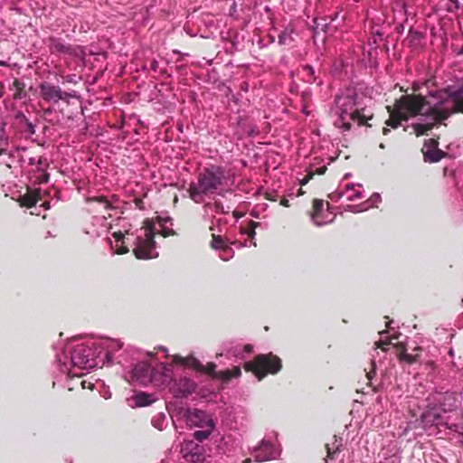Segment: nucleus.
I'll return each instance as SVG.
<instances>
[{"label": "nucleus", "instance_id": "12", "mask_svg": "<svg viewBox=\"0 0 463 463\" xmlns=\"http://www.w3.org/2000/svg\"><path fill=\"white\" fill-rule=\"evenodd\" d=\"M101 365L110 364L116 359L115 354L119 351L123 344L117 339L101 338L95 340Z\"/></svg>", "mask_w": 463, "mask_h": 463}, {"label": "nucleus", "instance_id": "58", "mask_svg": "<svg viewBox=\"0 0 463 463\" xmlns=\"http://www.w3.org/2000/svg\"><path fill=\"white\" fill-rule=\"evenodd\" d=\"M380 147H381V148H383V147H384L383 144H381V145H380Z\"/></svg>", "mask_w": 463, "mask_h": 463}, {"label": "nucleus", "instance_id": "40", "mask_svg": "<svg viewBox=\"0 0 463 463\" xmlns=\"http://www.w3.org/2000/svg\"><path fill=\"white\" fill-rule=\"evenodd\" d=\"M313 176V173L307 175L303 180L300 182L301 185L306 184Z\"/></svg>", "mask_w": 463, "mask_h": 463}, {"label": "nucleus", "instance_id": "1", "mask_svg": "<svg viewBox=\"0 0 463 463\" xmlns=\"http://www.w3.org/2000/svg\"><path fill=\"white\" fill-rule=\"evenodd\" d=\"M463 88L449 95L443 90L430 92L428 96L403 95L396 100L394 107H387L390 114L386 125L396 128L402 121L420 116L422 122L412 128L417 136L425 134L437 123L447 119L453 112L463 113Z\"/></svg>", "mask_w": 463, "mask_h": 463}, {"label": "nucleus", "instance_id": "2", "mask_svg": "<svg viewBox=\"0 0 463 463\" xmlns=\"http://www.w3.org/2000/svg\"><path fill=\"white\" fill-rule=\"evenodd\" d=\"M456 393L449 391H434L425 400L412 398L408 409L415 420H410L402 432L406 435L410 430L421 427L429 435L438 434L441 428L451 430H457V425L449 423L450 417L447 415L457 409Z\"/></svg>", "mask_w": 463, "mask_h": 463}, {"label": "nucleus", "instance_id": "30", "mask_svg": "<svg viewBox=\"0 0 463 463\" xmlns=\"http://www.w3.org/2000/svg\"><path fill=\"white\" fill-rule=\"evenodd\" d=\"M166 424V417L165 413H158L152 419V425L159 430H164Z\"/></svg>", "mask_w": 463, "mask_h": 463}, {"label": "nucleus", "instance_id": "6", "mask_svg": "<svg viewBox=\"0 0 463 463\" xmlns=\"http://www.w3.org/2000/svg\"><path fill=\"white\" fill-rule=\"evenodd\" d=\"M155 233L154 222L146 219L141 228V234L137 237L136 247L133 250L137 259L148 260L158 256L154 241Z\"/></svg>", "mask_w": 463, "mask_h": 463}, {"label": "nucleus", "instance_id": "45", "mask_svg": "<svg viewBox=\"0 0 463 463\" xmlns=\"http://www.w3.org/2000/svg\"><path fill=\"white\" fill-rule=\"evenodd\" d=\"M173 233H174V232H173V231H172V230H167V229H164V230H163V236H164V237H167V236H169V235H171V234H173Z\"/></svg>", "mask_w": 463, "mask_h": 463}, {"label": "nucleus", "instance_id": "47", "mask_svg": "<svg viewBox=\"0 0 463 463\" xmlns=\"http://www.w3.org/2000/svg\"><path fill=\"white\" fill-rule=\"evenodd\" d=\"M254 235H255V230H254V228H252L249 232V236L253 237Z\"/></svg>", "mask_w": 463, "mask_h": 463}, {"label": "nucleus", "instance_id": "5", "mask_svg": "<svg viewBox=\"0 0 463 463\" xmlns=\"http://www.w3.org/2000/svg\"><path fill=\"white\" fill-rule=\"evenodd\" d=\"M226 184L225 169L219 165H211L198 175L196 182L190 184L189 196L194 203H203L206 196L220 194Z\"/></svg>", "mask_w": 463, "mask_h": 463}, {"label": "nucleus", "instance_id": "31", "mask_svg": "<svg viewBox=\"0 0 463 463\" xmlns=\"http://www.w3.org/2000/svg\"><path fill=\"white\" fill-rule=\"evenodd\" d=\"M293 31L290 29L283 30L278 36V42L280 45H285L293 41L292 37Z\"/></svg>", "mask_w": 463, "mask_h": 463}, {"label": "nucleus", "instance_id": "32", "mask_svg": "<svg viewBox=\"0 0 463 463\" xmlns=\"http://www.w3.org/2000/svg\"><path fill=\"white\" fill-rule=\"evenodd\" d=\"M303 73H304V79L306 81H307L309 83L315 81V80H316L315 71L311 66L306 65L305 67H303Z\"/></svg>", "mask_w": 463, "mask_h": 463}, {"label": "nucleus", "instance_id": "48", "mask_svg": "<svg viewBox=\"0 0 463 463\" xmlns=\"http://www.w3.org/2000/svg\"><path fill=\"white\" fill-rule=\"evenodd\" d=\"M80 384H81L83 389H85L87 387V382L86 381H81Z\"/></svg>", "mask_w": 463, "mask_h": 463}, {"label": "nucleus", "instance_id": "35", "mask_svg": "<svg viewBox=\"0 0 463 463\" xmlns=\"http://www.w3.org/2000/svg\"><path fill=\"white\" fill-rule=\"evenodd\" d=\"M232 250L229 247L224 248L222 250V252L220 254V258L223 260H229L232 257Z\"/></svg>", "mask_w": 463, "mask_h": 463}, {"label": "nucleus", "instance_id": "38", "mask_svg": "<svg viewBox=\"0 0 463 463\" xmlns=\"http://www.w3.org/2000/svg\"><path fill=\"white\" fill-rule=\"evenodd\" d=\"M452 50H453V52L457 55V56H461L463 55V44L460 46V47H457L455 45L452 46Z\"/></svg>", "mask_w": 463, "mask_h": 463}, {"label": "nucleus", "instance_id": "16", "mask_svg": "<svg viewBox=\"0 0 463 463\" xmlns=\"http://www.w3.org/2000/svg\"><path fill=\"white\" fill-rule=\"evenodd\" d=\"M362 185L360 184H348L345 189H337L329 194L332 201H339L345 198L347 201H355L363 197Z\"/></svg>", "mask_w": 463, "mask_h": 463}, {"label": "nucleus", "instance_id": "50", "mask_svg": "<svg viewBox=\"0 0 463 463\" xmlns=\"http://www.w3.org/2000/svg\"><path fill=\"white\" fill-rule=\"evenodd\" d=\"M158 348H159L160 350H162V351L165 352V353L167 352V349H166L165 347H164V346H161V345H160V346H158Z\"/></svg>", "mask_w": 463, "mask_h": 463}, {"label": "nucleus", "instance_id": "36", "mask_svg": "<svg viewBox=\"0 0 463 463\" xmlns=\"http://www.w3.org/2000/svg\"><path fill=\"white\" fill-rule=\"evenodd\" d=\"M162 369H163V372H162V373H161V375H160V377L162 378V380L160 381V383H166V382H168V381H169V379H170V376H169V374H168L169 370H168V369H166V366H165V365H164V366L162 367Z\"/></svg>", "mask_w": 463, "mask_h": 463}, {"label": "nucleus", "instance_id": "44", "mask_svg": "<svg viewBox=\"0 0 463 463\" xmlns=\"http://www.w3.org/2000/svg\"><path fill=\"white\" fill-rule=\"evenodd\" d=\"M304 194L303 190H302L301 188H298V192H297V194H296V196H299V195H301V194ZM293 195H295V194H294L293 192H291L290 194H288V196H293Z\"/></svg>", "mask_w": 463, "mask_h": 463}, {"label": "nucleus", "instance_id": "25", "mask_svg": "<svg viewBox=\"0 0 463 463\" xmlns=\"http://www.w3.org/2000/svg\"><path fill=\"white\" fill-rule=\"evenodd\" d=\"M129 401L133 402V404H130L132 407H144L152 404L155 398L152 394L140 392L133 395Z\"/></svg>", "mask_w": 463, "mask_h": 463}, {"label": "nucleus", "instance_id": "49", "mask_svg": "<svg viewBox=\"0 0 463 463\" xmlns=\"http://www.w3.org/2000/svg\"><path fill=\"white\" fill-rule=\"evenodd\" d=\"M389 132H390V129H389V128H383V133L384 135H387Z\"/></svg>", "mask_w": 463, "mask_h": 463}, {"label": "nucleus", "instance_id": "4", "mask_svg": "<svg viewBox=\"0 0 463 463\" xmlns=\"http://www.w3.org/2000/svg\"><path fill=\"white\" fill-rule=\"evenodd\" d=\"M59 369L68 376H80L75 369L90 370L99 366L100 359L95 340L70 343L66 350L56 355Z\"/></svg>", "mask_w": 463, "mask_h": 463}, {"label": "nucleus", "instance_id": "20", "mask_svg": "<svg viewBox=\"0 0 463 463\" xmlns=\"http://www.w3.org/2000/svg\"><path fill=\"white\" fill-rule=\"evenodd\" d=\"M186 422L198 429L203 428L204 425H213V419L205 411L194 409L189 410L186 414Z\"/></svg>", "mask_w": 463, "mask_h": 463}, {"label": "nucleus", "instance_id": "53", "mask_svg": "<svg viewBox=\"0 0 463 463\" xmlns=\"http://www.w3.org/2000/svg\"><path fill=\"white\" fill-rule=\"evenodd\" d=\"M110 398V395L109 393H106L105 399Z\"/></svg>", "mask_w": 463, "mask_h": 463}, {"label": "nucleus", "instance_id": "21", "mask_svg": "<svg viewBox=\"0 0 463 463\" xmlns=\"http://www.w3.org/2000/svg\"><path fill=\"white\" fill-rule=\"evenodd\" d=\"M424 161L437 163L444 156L445 153L438 148V142L434 139H428L422 147Z\"/></svg>", "mask_w": 463, "mask_h": 463}, {"label": "nucleus", "instance_id": "29", "mask_svg": "<svg viewBox=\"0 0 463 463\" xmlns=\"http://www.w3.org/2000/svg\"><path fill=\"white\" fill-rule=\"evenodd\" d=\"M112 236L115 238V241H116V253H118V254L127 253L128 251V247L122 245V243H123L122 240L124 237L122 232H114L112 234Z\"/></svg>", "mask_w": 463, "mask_h": 463}, {"label": "nucleus", "instance_id": "13", "mask_svg": "<svg viewBox=\"0 0 463 463\" xmlns=\"http://www.w3.org/2000/svg\"><path fill=\"white\" fill-rule=\"evenodd\" d=\"M326 209H325V203L323 200L315 199L313 202V212L311 213V219L317 226H322L324 224L333 222L335 215L329 210V203H326Z\"/></svg>", "mask_w": 463, "mask_h": 463}, {"label": "nucleus", "instance_id": "11", "mask_svg": "<svg viewBox=\"0 0 463 463\" xmlns=\"http://www.w3.org/2000/svg\"><path fill=\"white\" fill-rule=\"evenodd\" d=\"M42 99L48 102L56 104L60 100L68 102L70 99L76 97V92L63 91L59 86L43 81L39 85Z\"/></svg>", "mask_w": 463, "mask_h": 463}, {"label": "nucleus", "instance_id": "33", "mask_svg": "<svg viewBox=\"0 0 463 463\" xmlns=\"http://www.w3.org/2000/svg\"><path fill=\"white\" fill-rule=\"evenodd\" d=\"M212 247L215 250H223L227 246L225 245L223 240L221 236H215L213 235V241H212Z\"/></svg>", "mask_w": 463, "mask_h": 463}, {"label": "nucleus", "instance_id": "54", "mask_svg": "<svg viewBox=\"0 0 463 463\" xmlns=\"http://www.w3.org/2000/svg\"><path fill=\"white\" fill-rule=\"evenodd\" d=\"M110 398V395L109 393H106L105 399Z\"/></svg>", "mask_w": 463, "mask_h": 463}, {"label": "nucleus", "instance_id": "22", "mask_svg": "<svg viewBox=\"0 0 463 463\" xmlns=\"http://www.w3.org/2000/svg\"><path fill=\"white\" fill-rule=\"evenodd\" d=\"M343 439L341 437L334 436L333 441L331 443H326V458L325 459V463H327V460H334L337 454L343 450Z\"/></svg>", "mask_w": 463, "mask_h": 463}, {"label": "nucleus", "instance_id": "3", "mask_svg": "<svg viewBox=\"0 0 463 463\" xmlns=\"http://www.w3.org/2000/svg\"><path fill=\"white\" fill-rule=\"evenodd\" d=\"M330 116L334 126L342 132H346L354 125H365L373 118V113L366 109L363 96L355 89L347 88L335 96Z\"/></svg>", "mask_w": 463, "mask_h": 463}, {"label": "nucleus", "instance_id": "52", "mask_svg": "<svg viewBox=\"0 0 463 463\" xmlns=\"http://www.w3.org/2000/svg\"><path fill=\"white\" fill-rule=\"evenodd\" d=\"M250 462H251L250 458H247L246 460L243 461V463H250Z\"/></svg>", "mask_w": 463, "mask_h": 463}, {"label": "nucleus", "instance_id": "23", "mask_svg": "<svg viewBox=\"0 0 463 463\" xmlns=\"http://www.w3.org/2000/svg\"><path fill=\"white\" fill-rule=\"evenodd\" d=\"M86 201L90 204L97 205V207L92 208V210L97 212H102L101 210L108 211L114 208L112 205V202L108 200L107 197L103 195L90 196L87 197Z\"/></svg>", "mask_w": 463, "mask_h": 463}, {"label": "nucleus", "instance_id": "15", "mask_svg": "<svg viewBox=\"0 0 463 463\" xmlns=\"http://www.w3.org/2000/svg\"><path fill=\"white\" fill-rule=\"evenodd\" d=\"M196 389V383L188 377H181L171 381L169 390L176 398H185Z\"/></svg>", "mask_w": 463, "mask_h": 463}, {"label": "nucleus", "instance_id": "10", "mask_svg": "<svg viewBox=\"0 0 463 463\" xmlns=\"http://www.w3.org/2000/svg\"><path fill=\"white\" fill-rule=\"evenodd\" d=\"M5 124L0 118V155L7 154L10 158L17 159L23 167L28 162V157L32 156V153L25 147L9 148L8 137L5 132Z\"/></svg>", "mask_w": 463, "mask_h": 463}, {"label": "nucleus", "instance_id": "59", "mask_svg": "<svg viewBox=\"0 0 463 463\" xmlns=\"http://www.w3.org/2000/svg\"><path fill=\"white\" fill-rule=\"evenodd\" d=\"M0 65H4V62L0 61Z\"/></svg>", "mask_w": 463, "mask_h": 463}, {"label": "nucleus", "instance_id": "26", "mask_svg": "<svg viewBox=\"0 0 463 463\" xmlns=\"http://www.w3.org/2000/svg\"><path fill=\"white\" fill-rule=\"evenodd\" d=\"M174 362L175 364H180L186 367H191L196 370H203V364L200 363L199 360L193 356L182 357L180 355H175Z\"/></svg>", "mask_w": 463, "mask_h": 463}, {"label": "nucleus", "instance_id": "56", "mask_svg": "<svg viewBox=\"0 0 463 463\" xmlns=\"http://www.w3.org/2000/svg\"><path fill=\"white\" fill-rule=\"evenodd\" d=\"M170 222V218L165 219V222Z\"/></svg>", "mask_w": 463, "mask_h": 463}, {"label": "nucleus", "instance_id": "8", "mask_svg": "<svg viewBox=\"0 0 463 463\" xmlns=\"http://www.w3.org/2000/svg\"><path fill=\"white\" fill-rule=\"evenodd\" d=\"M157 372L151 367V364L146 361L137 362L129 373L128 381L132 383H137L146 386L149 383L158 384L156 379Z\"/></svg>", "mask_w": 463, "mask_h": 463}, {"label": "nucleus", "instance_id": "39", "mask_svg": "<svg viewBox=\"0 0 463 463\" xmlns=\"http://www.w3.org/2000/svg\"><path fill=\"white\" fill-rule=\"evenodd\" d=\"M389 344H391V342L387 338L383 339V337L376 343L377 346L381 347L383 349L384 345H389Z\"/></svg>", "mask_w": 463, "mask_h": 463}, {"label": "nucleus", "instance_id": "42", "mask_svg": "<svg viewBox=\"0 0 463 463\" xmlns=\"http://www.w3.org/2000/svg\"><path fill=\"white\" fill-rule=\"evenodd\" d=\"M157 68H158V62L154 60L152 62H151V69L154 71H157Z\"/></svg>", "mask_w": 463, "mask_h": 463}, {"label": "nucleus", "instance_id": "43", "mask_svg": "<svg viewBox=\"0 0 463 463\" xmlns=\"http://www.w3.org/2000/svg\"><path fill=\"white\" fill-rule=\"evenodd\" d=\"M280 204L285 206V207H288L289 206V201L288 199L287 198H282L281 201H280Z\"/></svg>", "mask_w": 463, "mask_h": 463}, {"label": "nucleus", "instance_id": "37", "mask_svg": "<svg viewBox=\"0 0 463 463\" xmlns=\"http://www.w3.org/2000/svg\"><path fill=\"white\" fill-rule=\"evenodd\" d=\"M204 207H205L206 210L207 209H210V210H213L214 209V211L216 213H219L221 208H222V206L219 203H213H213H206Z\"/></svg>", "mask_w": 463, "mask_h": 463}, {"label": "nucleus", "instance_id": "27", "mask_svg": "<svg viewBox=\"0 0 463 463\" xmlns=\"http://www.w3.org/2000/svg\"><path fill=\"white\" fill-rule=\"evenodd\" d=\"M381 201V195L378 193H374L371 195V197L365 201L363 205L364 207H361L360 205H354L350 206L352 211L358 213L364 210H367L370 207L376 206V204Z\"/></svg>", "mask_w": 463, "mask_h": 463}, {"label": "nucleus", "instance_id": "14", "mask_svg": "<svg viewBox=\"0 0 463 463\" xmlns=\"http://www.w3.org/2000/svg\"><path fill=\"white\" fill-rule=\"evenodd\" d=\"M183 458L192 463L203 462L205 458L204 449L194 440H184L181 446Z\"/></svg>", "mask_w": 463, "mask_h": 463}, {"label": "nucleus", "instance_id": "41", "mask_svg": "<svg viewBox=\"0 0 463 463\" xmlns=\"http://www.w3.org/2000/svg\"><path fill=\"white\" fill-rule=\"evenodd\" d=\"M36 203H37V200H36V199H34V198H30V199L28 200V202L26 203V204H27V206H28V207H32V206H33L34 204H36Z\"/></svg>", "mask_w": 463, "mask_h": 463}, {"label": "nucleus", "instance_id": "46", "mask_svg": "<svg viewBox=\"0 0 463 463\" xmlns=\"http://www.w3.org/2000/svg\"><path fill=\"white\" fill-rule=\"evenodd\" d=\"M326 169V166L320 167V168L317 169V173L319 175H323L325 173Z\"/></svg>", "mask_w": 463, "mask_h": 463}, {"label": "nucleus", "instance_id": "34", "mask_svg": "<svg viewBox=\"0 0 463 463\" xmlns=\"http://www.w3.org/2000/svg\"><path fill=\"white\" fill-rule=\"evenodd\" d=\"M400 360L404 361L407 364H413L416 362V356L407 354L406 352H402L400 354Z\"/></svg>", "mask_w": 463, "mask_h": 463}, {"label": "nucleus", "instance_id": "57", "mask_svg": "<svg viewBox=\"0 0 463 463\" xmlns=\"http://www.w3.org/2000/svg\"><path fill=\"white\" fill-rule=\"evenodd\" d=\"M146 355L147 356H152V354L151 353H147Z\"/></svg>", "mask_w": 463, "mask_h": 463}, {"label": "nucleus", "instance_id": "17", "mask_svg": "<svg viewBox=\"0 0 463 463\" xmlns=\"http://www.w3.org/2000/svg\"><path fill=\"white\" fill-rule=\"evenodd\" d=\"M252 455L257 462H263L276 459L279 450L269 441L262 439L260 445L253 449Z\"/></svg>", "mask_w": 463, "mask_h": 463}, {"label": "nucleus", "instance_id": "24", "mask_svg": "<svg viewBox=\"0 0 463 463\" xmlns=\"http://www.w3.org/2000/svg\"><path fill=\"white\" fill-rule=\"evenodd\" d=\"M227 355L229 357H234L238 359H244L245 354H250L252 352V345H235L231 347H226Z\"/></svg>", "mask_w": 463, "mask_h": 463}, {"label": "nucleus", "instance_id": "28", "mask_svg": "<svg viewBox=\"0 0 463 463\" xmlns=\"http://www.w3.org/2000/svg\"><path fill=\"white\" fill-rule=\"evenodd\" d=\"M215 424L213 425H204L203 428H200L198 430H195L193 434L194 439L199 442H203L207 439L209 436L212 434Z\"/></svg>", "mask_w": 463, "mask_h": 463}, {"label": "nucleus", "instance_id": "18", "mask_svg": "<svg viewBox=\"0 0 463 463\" xmlns=\"http://www.w3.org/2000/svg\"><path fill=\"white\" fill-rule=\"evenodd\" d=\"M27 166H31L32 170L36 173L35 183L43 184L49 180V175L45 172L48 165L47 160L42 156L35 157L33 156L28 157Z\"/></svg>", "mask_w": 463, "mask_h": 463}, {"label": "nucleus", "instance_id": "9", "mask_svg": "<svg viewBox=\"0 0 463 463\" xmlns=\"http://www.w3.org/2000/svg\"><path fill=\"white\" fill-rule=\"evenodd\" d=\"M47 45L51 53L64 57H74L83 61L86 56L85 49L80 45L66 44L61 38L49 37Z\"/></svg>", "mask_w": 463, "mask_h": 463}, {"label": "nucleus", "instance_id": "7", "mask_svg": "<svg viewBox=\"0 0 463 463\" xmlns=\"http://www.w3.org/2000/svg\"><path fill=\"white\" fill-rule=\"evenodd\" d=\"M244 369L247 372H252L260 381L268 373H277L281 369V361L278 356L271 354H259L253 362H246Z\"/></svg>", "mask_w": 463, "mask_h": 463}, {"label": "nucleus", "instance_id": "51", "mask_svg": "<svg viewBox=\"0 0 463 463\" xmlns=\"http://www.w3.org/2000/svg\"><path fill=\"white\" fill-rule=\"evenodd\" d=\"M133 354H137V356H139V355H140V353H139V352H137V351H133Z\"/></svg>", "mask_w": 463, "mask_h": 463}, {"label": "nucleus", "instance_id": "55", "mask_svg": "<svg viewBox=\"0 0 463 463\" xmlns=\"http://www.w3.org/2000/svg\"><path fill=\"white\" fill-rule=\"evenodd\" d=\"M110 398V395L109 393H106L105 399Z\"/></svg>", "mask_w": 463, "mask_h": 463}, {"label": "nucleus", "instance_id": "19", "mask_svg": "<svg viewBox=\"0 0 463 463\" xmlns=\"http://www.w3.org/2000/svg\"><path fill=\"white\" fill-rule=\"evenodd\" d=\"M202 371L207 373L212 377L221 379L223 382H228L232 378L240 377L241 374V371L239 366H233L232 369H231V370H224V371L217 372L216 364L213 363H209L206 364V366L203 365Z\"/></svg>", "mask_w": 463, "mask_h": 463}]
</instances>
